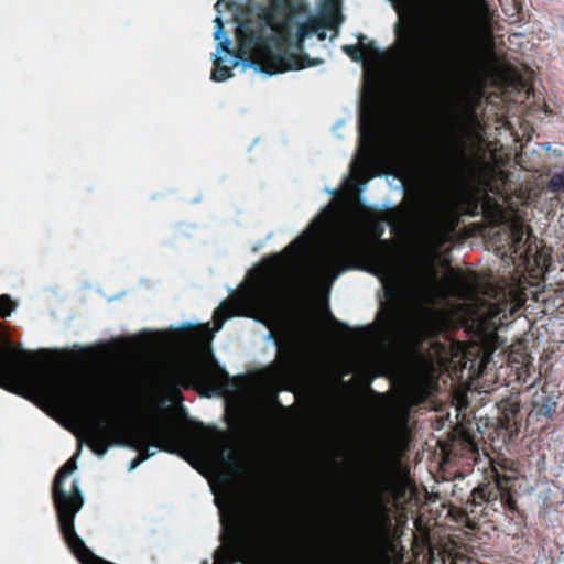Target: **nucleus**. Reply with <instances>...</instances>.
Masks as SVG:
<instances>
[{
    "mask_svg": "<svg viewBox=\"0 0 564 564\" xmlns=\"http://www.w3.org/2000/svg\"><path fill=\"white\" fill-rule=\"evenodd\" d=\"M507 312H512V308L505 303L501 304L499 299L495 302H488L479 296L470 299L468 304V314L480 323V325L489 330V328H497L498 324L501 323V315L506 317Z\"/></svg>",
    "mask_w": 564,
    "mask_h": 564,
    "instance_id": "1",
    "label": "nucleus"
},
{
    "mask_svg": "<svg viewBox=\"0 0 564 564\" xmlns=\"http://www.w3.org/2000/svg\"><path fill=\"white\" fill-rule=\"evenodd\" d=\"M230 48H220L216 47L215 52L212 54L210 58L217 65L228 64L234 68H239L241 73L247 72L248 69H252L256 74L261 75L263 78H271L278 76L281 73L297 70L300 67H294L293 63L289 61H283L282 65L279 69H263L257 63L250 62L241 56H235L232 53L226 54Z\"/></svg>",
    "mask_w": 564,
    "mask_h": 564,
    "instance_id": "2",
    "label": "nucleus"
},
{
    "mask_svg": "<svg viewBox=\"0 0 564 564\" xmlns=\"http://www.w3.org/2000/svg\"><path fill=\"white\" fill-rule=\"evenodd\" d=\"M335 0H318L315 12L299 20L294 31L299 43L305 44L307 39L318 35L322 40L327 37V29L321 22L319 17L329 13L335 8Z\"/></svg>",
    "mask_w": 564,
    "mask_h": 564,
    "instance_id": "3",
    "label": "nucleus"
},
{
    "mask_svg": "<svg viewBox=\"0 0 564 564\" xmlns=\"http://www.w3.org/2000/svg\"><path fill=\"white\" fill-rule=\"evenodd\" d=\"M317 238L316 220H312L306 230L295 238L292 243L286 246L281 253L274 257L284 262L285 267H297L303 258L308 253L312 245Z\"/></svg>",
    "mask_w": 564,
    "mask_h": 564,
    "instance_id": "4",
    "label": "nucleus"
},
{
    "mask_svg": "<svg viewBox=\"0 0 564 564\" xmlns=\"http://www.w3.org/2000/svg\"><path fill=\"white\" fill-rule=\"evenodd\" d=\"M413 292L422 303H432L443 295V285L433 272H429L413 282Z\"/></svg>",
    "mask_w": 564,
    "mask_h": 564,
    "instance_id": "5",
    "label": "nucleus"
},
{
    "mask_svg": "<svg viewBox=\"0 0 564 564\" xmlns=\"http://www.w3.org/2000/svg\"><path fill=\"white\" fill-rule=\"evenodd\" d=\"M87 434L90 447H96L107 443L115 435V429L109 419L99 417L90 423Z\"/></svg>",
    "mask_w": 564,
    "mask_h": 564,
    "instance_id": "6",
    "label": "nucleus"
},
{
    "mask_svg": "<svg viewBox=\"0 0 564 564\" xmlns=\"http://www.w3.org/2000/svg\"><path fill=\"white\" fill-rule=\"evenodd\" d=\"M214 23V32L213 37L215 42V46L220 48H230L231 47V39L229 34L225 30V19L221 12L217 13Z\"/></svg>",
    "mask_w": 564,
    "mask_h": 564,
    "instance_id": "7",
    "label": "nucleus"
},
{
    "mask_svg": "<svg viewBox=\"0 0 564 564\" xmlns=\"http://www.w3.org/2000/svg\"><path fill=\"white\" fill-rule=\"evenodd\" d=\"M389 486H388V482L382 478V477H376L371 480V484H370V489L373 494V496L376 497V500H377V508H378V512L380 514H383L384 513V507L381 505L380 500L383 496V494L388 490Z\"/></svg>",
    "mask_w": 564,
    "mask_h": 564,
    "instance_id": "8",
    "label": "nucleus"
},
{
    "mask_svg": "<svg viewBox=\"0 0 564 564\" xmlns=\"http://www.w3.org/2000/svg\"><path fill=\"white\" fill-rule=\"evenodd\" d=\"M533 404L535 409L540 406V410H536V415L543 414L547 417L551 415L554 406L556 405V402L551 395H540L534 398Z\"/></svg>",
    "mask_w": 564,
    "mask_h": 564,
    "instance_id": "9",
    "label": "nucleus"
},
{
    "mask_svg": "<svg viewBox=\"0 0 564 564\" xmlns=\"http://www.w3.org/2000/svg\"><path fill=\"white\" fill-rule=\"evenodd\" d=\"M0 387L8 389V346L0 347Z\"/></svg>",
    "mask_w": 564,
    "mask_h": 564,
    "instance_id": "10",
    "label": "nucleus"
},
{
    "mask_svg": "<svg viewBox=\"0 0 564 564\" xmlns=\"http://www.w3.org/2000/svg\"><path fill=\"white\" fill-rule=\"evenodd\" d=\"M18 304L10 295L0 296V316H11L18 311Z\"/></svg>",
    "mask_w": 564,
    "mask_h": 564,
    "instance_id": "11",
    "label": "nucleus"
},
{
    "mask_svg": "<svg viewBox=\"0 0 564 564\" xmlns=\"http://www.w3.org/2000/svg\"><path fill=\"white\" fill-rule=\"evenodd\" d=\"M216 449H210L208 453V459L210 463H216L217 459H219L221 463L235 467L236 463L235 459L229 451H223L220 454L215 453Z\"/></svg>",
    "mask_w": 564,
    "mask_h": 564,
    "instance_id": "12",
    "label": "nucleus"
},
{
    "mask_svg": "<svg viewBox=\"0 0 564 564\" xmlns=\"http://www.w3.org/2000/svg\"><path fill=\"white\" fill-rule=\"evenodd\" d=\"M221 66L223 65H218V67L212 72L210 79L213 82L226 83L234 77V73L231 70L226 69Z\"/></svg>",
    "mask_w": 564,
    "mask_h": 564,
    "instance_id": "13",
    "label": "nucleus"
},
{
    "mask_svg": "<svg viewBox=\"0 0 564 564\" xmlns=\"http://www.w3.org/2000/svg\"><path fill=\"white\" fill-rule=\"evenodd\" d=\"M337 262L332 257H325L319 264V274L323 279H328V275L336 267Z\"/></svg>",
    "mask_w": 564,
    "mask_h": 564,
    "instance_id": "14",
    "label": "nucleus"
},
{
    "mask_svg": "<svg viewBox=\"0 0 564 564\" xmlns=\"http://www.w3.org/2000/svg\"><path fill=\"white\" fill-rule=\"evenodd\" d=\"M120 445L121 443L119 442H111L109 444L104 443L102 445L91 447V449L94 451L95 455H97L100 458H104L109 453L110 449Z\"/></svg>",
    "mask_w": 564,
    "mask_h": 564,
    "instance_id": "15",
    "label": "nucleus"
},
{
    "mask_svg": "<svg viewBox=\"0 0 564 564\" xmlns=\"http://www.w3.org/2000/svg\"><path fill=\"white\" fill-rule=\"evenodd\" d=\"M549 188L553 192L564 189V173L553 175L549 182Z\"/></svg>",
    "mask_w": 564,
    "mask_h": 564,
    "instance_id": "16",
    "label": "nucleus"
},
{
    "mask_svg": "<svg viewBox=\"0 0 564 564\" xmlns=\"http://www.w3.org/2000/svg\"><path fill=\"white\" fill-rule=\"evenodd\" d=\"M534 492H535L534 487L527 481H522L516 491V494L518 496L523 497V498H532Z\"/></svg>",
    "mask_w": 564,
    "mask_h": 564,
    "instance_id": "17",
    "label": "nucleus"
},
{
    "mask_svg": "<svg viewBox=\"0 0 564 564\" xmlns=\"http://www.w3.org/2000/svg\"><path fill=\"white\" fill-rule=\"evenodd\" d=\"M360 202L364 206H371L376 210L390 208L392 206V200L389 198L384 199L382 203L370 204L362 194L360 195Z\"/></svg>",
    "mask_w": 564,
    "mask_h": 564,
    "instance_id": "18",
    "label": "nucleus"
},
{
    "mask_svg": "<svg viewBox=\"0 0 564 564\" xmlns=\"http://www.w3.org/2000/svg\"><path fill=\"white\" fill-rule=\"evenodd\" d=\"M343 51L355 62L360 63L362 61V55L359 48L355 45H346L343 47Z\"/></svg>",
    "mask_w": 564,
    "mask_h": 564,
    "instance_id": "19",
    "label": "nucleus"
},
{
    "mask_svg": "<svg viewBox=\"0 0 564 564\" xmlns=\"http://www.w3.org/2000/svg\"><path fill=\"white\" fill-rule=\"evenodd\" d=\"M512 478L509 477V476H501V475H497L495 480H496V484H497V487L500 491H505V492H509V487H508V482L511 480Z\"/></svg>",
    "mask_w": 564,
    "mask_h": 564,
    "instance_id": "20",
    "label": "nucleus"
},
{
    "mask_svg": "<svg viewBox=\"0 0 564 564\" xmlns=\"http://www.w3.org/2000/svg\"><path fill=\"white\" fill-rule=\"evenodd\" d=\"M198 324H199L198 321H184V322L171 324L170 328L175 329V330H182V329L192 328Z\"/></svg>",
    "mask_w": 564,
    "mask_h": 564,
    "instance_id": "21",
    "label": "nucleus"
},
{
    "mask_svg": "<svg viewBox=\"0 0 564 564\" xmlns=\"http://www.w3.org/2000/svg\"><path fill=\"white\" fill-rule=\"evenodd\" d=\"M144 462H147V458H143L142 455L129 460L127 463V470L128 473L134 471L139 466H141Z\"/></svg>",
    "mask_w": 564,
    "mask_h": 564,
    "instance_id": "22",
    "label": "nucleus"
},
{
    "mask_svg": "<svg viewBox=\"0 0 564 564\" xmlns=\"http://www.w3.org/2000/svg\"><path fill=\"white\" fill-rule=\"evenodd\" d=\"M552 490L549 487H544L543 490L536 495L538 502L541 507L550 500Z\"/></svg>",
    "mask_w": 564,
    "mask_h": 564,
    "instance_id": "23",
    "label": "nucleus"
},
{
    "mask_svg": "<svg viewBox=\"0 0 564 564\" xmlns=\"http://www.w3.org/2000/svg\"><path fill=\"white\" fill-rule=\"evenodd\" d=\"M160 451V447L158 445H150L147 448V455H142L143 458H147L149 460L150 458L154 457Z\"/></svg>",
    "mask_w": 564,
    "mask_h": 564,
    "instance_id": "24",
    "label": "nucleus"
},
{
    "mask_svg": "<svg viewBox=\"0 0 564 564\" xmlns=\"http://www.w3.org/2000/svg\"><path fill=\"white\" fill-rule=\"evenodd\" d=\"M215 501H216V505H217V507L219 508V510H220L221 514H224V513H225V509H226V507H225V502H224L223 498L217 497V498L215 499Z\"/></svg>",
    "mask_w": 564,
    "mask_h": 564,
    "instance_id": "25",
    "label": "nucleus"
},
{
    "mask_svg": "<svg viewBox=\"0 0 564 564\" xmlns=\"http://www.w3.org/2000/svg\"><path fill=\"white\" fill-rule=\"evenodd\" d=\"M345 123V120L344 119H340L338 120L334 126H333V131L335 132L338 128L343 127Z\"/></svg>",
    "mask_w": 564,
    "mask_h": 564,
    "instance_id": "26",
    "label": "nucleus"
},
{
    "mask_svg": "<svg viewBox=\"0 0 564 564\" xmlns=\"http://www.w3.org/2000/svg\"><path fill=\"white\" fill-rule=\"evenodd\" d=\"M273 339V335L271 333H268L263 336L264 341H271Z\"/></svg>",
    "mask_w": 564,
    "mask_h": 564,
    "instance_id": "27",
    "label": "nucleus"
},
{
    "mask_svg": "<svg viewBox=\"0 0 564 564\" xmlns=\"http://www.w3.org/2000/svg\"><path fill=\"white\" fill-rule=\"evenodd\" d=\"M324 192H326L327 194H330V195L336 194V189H334V188H332V187H325V188H324Z\"/></svg>",
    "mask_w": 564,
    "mask_h": 564,
    "instance_id": "28",
    "label": "nucleus"
},
{
    "mask_svg": "<svg viewBox=\"0 0 564 564\" xmlns=\"http://www.w3.org/2000/svg\"><path fill=\"white\" fill-rule=\"evenodd\" d=\"M383 177L387 180L389 185H391L390 178L394 180V177L390 173L384 174Z\"/></svg>",
    "mask_w": 564,
    "mask_h": 564,
    "instance_id": "29",
    "label": "nucleus"
},
{
    "mask_svg": "<svg viewBox=\"0 0 564 564\" xmlns=\"http://www.w3.org/2000/svg\"><path fill=\"white\" fill-rule=\"evenodd\" d=\"M265 245V240H262V241H259L257 245H256V250H259L261 248H263Z\"/></svg>",
    "mask_w": 564,
    "mask_h": 564,
    "instance_id": "30",
    "label": "nucleus"
},
{
    "mask_svg": "<svg viewBox=\"0 0 564 564\" xmlns=\"http://www.w3.org/2000/svg\"><path fill=\"white\" fill-rule=\"evenodd\" d=\"M259 142V138H256L253 139L252 143L250 144V147L248 148V151H251L252 148Z\"/></svg>",
    "mask_w": 564,
    "mask_h": 564,
    "instance_id": "31",
    "label": "nucleus"
},
{
    "mask_svg": "<svg viewBox=\"0 0 564 564\" xmlns=\"http://www.w3.org/2000/svg\"><path fill=\"white\" fill-rule=\"evenodd\" d=\"M122 295H124V292H121V293L110 297L109 301L119 300Z\"/></svg>",
    "mask_w": 564,
    "mask_h": 564,
    "instance_id": "32",
    "label": "nucleus"
},
{
    "mask_svg": "<svg viewBox=\"0 0 564 564\" xmlns=\"http://www.w3.org/2000/svg\"><path fill=\"white\" fill-rule=\"evenodd\" d=\"M551 148H552V144H551V143H544V144H542V149H543V150L550 151V150H551Z\"/></svg>",
    "mask_w": 564,
    "mask_h": 564,
    "instance_id": "33",
    "label": "nucleus"
},
{
    "mask_svg": "<svg viewBox=\"0 0 564 564\" xmlns=\"http://www.w3.org/2000/svg\"><path fill=\"white\" fill-rule=\"evenodd\" d=\"M340 273L341 272L339 271L332 276V283H334L340 276Z\"/></svg>",
    "mask_w": 564,
    "mask_h": 564,
    "instance_id": "34",
    "label": "nucleus"
},
{
    "mask_svg": "<svg viewBox=\"0 0 564 564\" xmlns=\"http://www.w3.org/2000/svg\"><path fill=\"white\" fill-rule=\"evenodd\" d=\"M272 237H273V232L271 231V232H269V234L267 235V237H265V239H264V240H265V242H267L268 240H270Z\"/></svg>",
    "mask_w": 564,
    "mask_h": 564,
    "instance_id": "35",
    "label": "nucleus"
},
{
    "mask_svg": "<svg viewBox=\"0 0 564 564\" xmlns=\"http://www.w3.org/2000/svg\"><path fill=\"white\" fill-rule=\"evenodd\" d=\"M254 323L262 324V319L260 317H253Z\"/></svg>",
    "mask_w": 564,
    "mask_h": 564,
    "instance_id": "36",
    "label": "nucleus"
},
{
    "mask_svg": "<svg viewBox=\"0 0 564 564\" xmlns=\"http://www.w3.org/2000/svg\"><path fill=\"white\" fill-rule=\"evenodd\" d=\"M199 202H200V196L195 197V198L193 199V204H197V203H199Z\"/></svg>",
    "mask_w": 564,
    "mask_h": 564,
    "instance_id": "37",
    "label": "nucleus"
},
{
    "mask_svg": "<svg viewBox=\"0 0 564 564\" xmlns=\"http://www.w3.org/2000/svg\"><path fill=\"white\" fill-rule=\"evenodd\" d=\"M395 189H398V191H402V189H403V187H402V185H399V186H397V187H395Z\"/></svg>",
    "mask_w": 564,
    "mask_h": 564,
    "instance_id": "38",
    "label": "nucleus"
},
{
    "mask_svg": "<svg viewBox=\"0 0 564 564\" xmlns=\"http://www.w3.org/2000/svg\"><path fill=\"white\" fill-rule=\"evenodd\" d=\"M367 188V183L362 185V191Z\"/></svg>",
    "mask_w": 564,
    "mask_h": 564,
    "instance_id": "39",
    "label": "nucleus"
},
{
    "mask_svg": "<svg viewBox=\"0 0 564 564\" xmlns=\"http://www.w3.org/2000/svg\"><path fill=\"white\" fill-rule=\"evenodd\" d=\"M220 3H221V0H219V1H218L217 7H219V6H220Z\"/></svg>",
    "mask_w": 564,
    "mask_h": 564,
    "instance_id": "40",
    "label": "nucleus"
}]
</instances>
